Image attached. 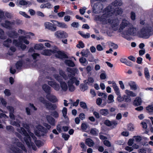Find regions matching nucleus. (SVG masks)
<instances>
[{"label":"nucleus","mask_w":153,"mask_h":153,"mask_svg":"<svg viewBox=\"0 0 153 153\" xmlns=\"http://www.w3.org/2000/svg\"><path fill=\"white\" fill-rule=\"evenodd\" d=\"M55 56L56 58L61 59L68 58V57L67 54L63 52L60 51H58L57 54H56Z\"/></svg>","instance_id":"ddd939ff"},{"label":"nucleus","mask_w":153,"mask_h":153,"mask_svg":"<svg viewBox=\"0 0 153 153\" xmlns=\"http://www.w3.org/2000/svg\"><path fill=\"white\" fill-rule=\"evenodd\" d=\"M125 93L130 97H135L137 95L136 93L128 90H126L125 91Z\"/></svg>","instance_id":"473e14b6"},{"label":"nucleus","mask_w":153,"mask_h":153,"mask_svg":"<svg viewBox=\"0 0 153 153\" xmlns=\"http://www.w3.org/2000/svg\"><path fill=\"white\" fill-rule=\"evenodd\" d=\"M85 56H84L86 57H88V60L89 61L91 62L93 61L94 60V57L93 56H92V54H91V55H88L87 53H84V54Z\"/></svg>","instance_id":"c03bdc74"},{"label":"nucleus","mask_w":153,"mask_h":153,"mask_svg":"<svg viewBox=\"0 0 153 153\" xmlns=\"http://www.w3.org/2000/svg\"><path fill=\"white\" fill-rule=\"evenodd\" d=\"M50 115L53 117L55 118H58L59 117V114L56 111H53L50 112Z\"/></svg>","instance_id":"37998d69"},{"label":"nucleus","mask_w":153,"mask_h":153,"mask_svg":"<svg viewBox=\"0 0 153 153\" xmlns=\"http://www.w3.org/2000/svg\"><path fill=\"white\" fill-rule=\"evenodd\" d=\"M147 111L149 112H153V105H149L146 108Z\"/></svg>","instance_id":"3c124183"},{"label":"nucleus","mask_w":153,"mask_h":153,"mask_svg":"<svg viewBox=\"0 0 153 153\" xmlns=\"http://www.w3.org/2000/svg\"><path fill=\"white\" fill-rule=\"evenodd\" d=\"M16 146L19 148H20L21 149L25 152H27V149H26L24 145H23L21 142H19L16 143Z\"/></svg>","instance_id":"4c0bfd02"},{"label":"nucleus","mask_w":153,"mask_h":153,"mask_svg":"<svg viewBox=\"0 0 153 153\" xmlns=\"http://www.w3.org/2000/svg\"><path fill=\"white\" fill-rule=\"evenodd\" d=\"M0 100L2 105L5 107H6L7 105V103L5 99L3 98H0Z\"/></svg>","instance_id":"e2e57ef3"},{"label":"nucleus","mask_w":153,"mask_h":153,"mask_svg":"<svg viewBox=\"0 0 153 153\" xmlns=\"http://www.w3.org/2000/svg\"><path fill=\"white\" fill-rule=\"evenodd\" d=\"M59 74L65 80H67L68 79V76L62 70H59Z\"/></svg>","instance_id":"e433bc0d"},{"label":"nucleus","mask_w":153,"mask_h":153,"mask_svg":"<svg viewBox=\"0 0 153 153\" xmlns=\"http://www.w3.org/2000/svg\"><path fill=\"white\" fill-rule=\"evenodd\" d=\"M122 4V2L121 0H115L114 2L112 3L111 5H109V6H111L112 7L114 8L117 6H121Z\"/></svg>","instance_id":"aec40b11"},{"label":"nucleus","mask_w":153,"mask_h":153,"mask_svg":"<svg viewBox=\"0 0 153 153\" xmlns=\"http://www.w3.org/2000/svg\"><path fill=\"white\" fill-rule=\"evenodd\" d=\"M37 128L38 131L36 132V135L38 136H44L48 131L46 128L40 125Z\"/></svg>","instance_id":"1a4fd4ad"},{"label":"nucleus","mask_w":153,"mask_h":153,"mask_svg":"<svg viewBox=\"0 0 153 153\" xmlns=\"http://www.w3.org/2000/svg\"><path fill=\"white\" fill-rule=\"evenodd\" d=\"M124 100L126 102H130L131 101V98L128 95H124Z\"/></svg>","instance_id":"8fccbe9b"},{"label":"nucleus","mask_w":153,"mask_h":153,"mask_svg":"<svg viewBox=\"0 0 153 153\" xmlns=\"http://www.w3.org/2000/svg\"><path fill=\"white\" fill-rule=\"evenodd\" d=\"M92 12L94 13H99L105 12V8L103 9V6L100 2L94 3L92 6Z\"/></svg>","instance_id":"20e7f679"},{"label":"nucleus","mask_w":153,"mask_h":153,"mask_svg":"<svg viewBox=\"0 0 153 153\" xmlns=\"http://www.w3.org/2000/svg\"><path fill=\"white\" fill-rule=\"evenodd\" d=\"M7 109L10 112L14 113V109L12 106H8L7 107Z\"/></svg>","instance_id":"bf43d9fd"},{"label":"nucleus","mask_w":153,"mask_h":153,"mask_svg":"<svg viewBox=\"0 0 153 153\" xmlns=\"http://www.w3.org/2000/svg\"><path fill=\"white\" fill-rule=\"evenodd\" d=\"M19 4L21 5H26L28 4V2L25 0H20L19 2Z\"/></svg>","instance_id":"864d4df0"},{"label":"nucleus","mask_w":153,"mask_h":153,"mask_svg":"<svg viewBox=\"0 0 153 153\" xmlns=\"http://www.w3.org/2000/svg\"><path fill=\"white\" fill-rule=\"evenodd\" d=\"M76 47L79 48H83L84 47V45L82 41L79 42V44L77 45Z\"/></svg>","instance_id":"4d7b16f0"},{"label":"nucleus","mask_w":153,"mask_h":153,"mask_svg":"<svg viewBox=\"0 0 153 153\" xmlns=\"http://www.w3.org/2000/svg\"><path fill=\"white\" fill-rule=\"evenodd\" d=\"M48 122L51 126H54L55 124V119L50 115H48L46 117Z\"/></svg>","instance_id":"f3484780"},{"label":"nucleus","mask_w":153,"mask_h":153,"mask_svg":"<svg viewBox=\"0 0 153 153\" xmlns=\"http://www.w3.org/2000/svg\"><path fill=\"white\" fill-rule=\"evenodd\" d=\"M113 87L115 93L117 95L120 94L119 89L115 82H113Z\"/></svg>","instance_id":"7c9ffc66"},{"label":"nucleus","mask_w":153,"mask_h":153,"mask_svg":"<svg viewBox=\"0 0 153 153\" xmlns=\"http://www.w3.org/2000/svg\"><path fill=\"white\" fill-rule=\"evenodd\" d=\"M56 83L54 81H49L48 82V84L52 87Z\"/></svg>","instance_id":"774afa93"},{"label":"nucleus","mask_w":153,"mask_h":153,"mask_svg":"<svg viewBox=\"0 0 153 153\" xmlns=\"http://www.w3.org/2000/svg\"><path fill=\"white\" fill-rule=\"evenodd\" d=\"M64 62L66 65L69 67H73L75 66L74 62L71 60L65 59Z\"/></svg>","instance_id":"b1692460"},{"label":"nucleus","mask_w":153,"mask_h":153,"mask_svg":"<svg viewBox=\"0 0 153 153\" xmlns=\"http://www.w3.org/2000/svg\"><path fill=\"white\" fill-rule=\"evenodd\" d=\"M12 42V40L10 38H8L4 41L3 45L4 46L7 48H9L10 47L9 43H11Z\"/></svg>","instance_id":"c9c22d12"},{"label":"nucleus","mask_w":153,"mask_h":153,"mask_svg":"<svg viewBox=\"0 0 153 153\" xmlns=\"http://www.w3.org/2000/svg\"><path fill=\"white\" fill-rule=\"evenodd\" d=\"M17 131L22 134L25 136L24 139L26 144L27 146H30L29 141H31V138L28 135L26 130L23 128L21 127L20 129H17Z\"/></svg>","instance_id":"39448f33"},{"label":"nucleus","mask_w":153,"mask_h":153,"mask_svg":"<svg viewBox=\"0 0 153 153\" xmlns=\"http://www.w3.org/2000/svg\"><path fill=\"white\" fill-rule=\"evenodd\" d=\"M23 64V62L22 60L18 61L16 63L15 66L17 70H21Z\"/></svg>","instance_id":"bb28decb"},{"label":"nucleus","mask_w":153,"mask_h":153,"mask_svg":"<svg viewBox=\"0 0 153 153\" xmlns=\"http://www.w3.org/2000/svg\"><path fill=\"white\" fill-rule=\"evenodd\" d=\"M68 77L70 78V79L68 82V84H73L75 80L76 79V77L72 76L71 74H68Z\"/></svg>","instance_id":"393cba45"},{"label":"nucleus","mask_w":153,"mask_h":153,"mask_svg":"<svg viewBox=\"0 0 153 153\" xmlns=\"http://www.w3.org/2000/svg\"><path fill=\"white\" fill-rule=\"evenodd\" d=\"M55 90L58 91L60 89V86L59 85L56 83V84L52 87Z\"/></svg>","instance_id":"680f3d73"},{"label":"nucleus","mask_w":153,"mask_h":153,"mask_svg":"<svg viewBox=\"0 0 153 153\" xmlns=\"http://www.w3.org/2000/svg\"><path fill=\"white\" fill-rule=\"evenodd\" d=\"M4 92L5 94L7 96H9L11 95L10 90L8 89H5Z\"/></svg>","instance_id":"0e129e2a"},{"label":"nucleus","mask_w":153,"mask_h":153,"mask_svg":"<svg viewBox=\"0 0 153 153\" xmlns=\"http://www.w3.org/2000/svg\"><path fill=\"white\" fill-rule=\"evenodd\" d=\"M114 101V96L112 94H110L108 97V99L107 102L108 103H111Z\"/></svg>","instance_id":"a18cd8bd"},{"label":"nucleus","mask_w":153,"mask_h":153,"mask_svg":"<svg viewBox=\"0 0 153 153\" xmlns=\"http://www.w3.org/2000/svg\"><path fill=\"white\" fill-rule=\"evenodd\" d=\"M81 128L83 130H85L88 128V125L85 123H83L81 124Z\"/></svg>","instance_id":"052dcab7"},{"label":"nucleus","mask_w":153,"mask_h":153,"mask_svg":"<svg viewBox=\"0 0 153 153\" xmlns=\"http://www.w3.org/2000/svg\"><path fill=\"white\" fill-rule=\"evenodd\" d=\"M42 55L46 56H50L52 55L51 50L45 49L41 53Z\"/></svg>","instance_id":"cd10ccee"},{"label":"nucleus","mask_w":153,"mask_h":153,"mask_svg":"<svg viewBox=\"0 0 153 153\" xmlns=\"http://www.w3.org/2000/svg\"><path fill=\"white\" fill-rule=\"evenodd\" d=\"M102 15L95 16L94 19L96 21H99L103 24H105V12Z\"/></svg>","instance_id":"f8f14e48"},{"label":"nucleus","mask_w":153,"mask_h":153,"mask_svg":"<svg viewBox=\"0 0 153 153\" xmlns=\"http://www.w3.org/2000/svg\"><path fill=\"white\" fill-rule=\"evenodd\" d=\"M23 39H22V37H19V41L22 42L23 41V42L26 45H28L29 44V42L28 40L25 38H23Z\"/></svg>","instance_id":"603ef678"},{"label":"nucleus","mask_w":153,"mask_h":153,"mask_svg":"<svg viewBox=\"0 0 153 153\" xmlns=\"http://www.w3.org/2000/svg\"><path fill=\"white\" fill-rule=\"evenodd\" d=\"M11 24L10 22L8 20H6L4 23L2 24V25L7 29H11L12 27L11 26Z\"/></svg>","instance_id":"a878e982"},{"label":"nucleus","mask_w":153,"mask_h":153,"mask_svg":"<svg viewBox=\"0 0 153 153\" xmlns=\"http://www.w3.org/2000/svg\"><path fill=\"white\" fill-rule=\"evenodd\" d=\"M128 85L130 86L131 90H136L137 89V85L134 82H130L128 83Z\"/></svg>","instance_id":"2f4dec72"},{"label":"nucleus","mask_w":153,"mask_h":153,"mask_svg":"<svg viewBox=\"0 0 153 153\" xmlns=\"http://www.w3.org/2000/svg\"><path fill=\"white\" fill-rule=\"evenodd\" d=\"M8 36L12 38H17L18 36V34L17 32L15 30H11L9 31L7 33Z\"/></svg>","instance_id":"dca6fc26"},{"label":"nucleus","mask_w":153,"mask_h":153,"mask_svg":"<svg viewBox=\"0 0 153 153\" xmlns=\"http://www.w3.org/2000/svg\"><path fill=\"white\" fill-rule=\"evenodd\" d=\"M60 86L62 88V90L64 91H66L68 89V86L66 83L63 81L62 82L60 83Z\"/></svg>","instance_id":"c756f323"},{"label":"nucleus","mask_w":153,"mask_h":153,"mask_svg":"<svg viewBox=\"0 0 153 153\" xmlns=\"http://www.w3.org/2000/svg\"><path fill=\"white\" fill-rule=\"evenodd\" d=\"M19 13L21 15L27 18H30V16L28 15L25 12L20 11H19Z\"/></svg>","instance_id":"5fc2aeb1"},{"label":"nucleus","mask_w":153,"mask_h":153,"mask_svg":"<svg viewBox=\"0 0 153 153\" xmlns=\"http://www.w3.org/2000/svg\"><path fill=\"white\" fill-rule=\"evenodd\" d=\"M22 41H19L17 39H14L13 41V44L16 46L17 47H19V46L21 45Z\"/></svg>","instance_id":"49530a36"},{"label":"nucleus","mask_w":153,"mask_h":153,"mask_svg":"<svg viewBox=\"0 0 153 153\" xmlns=\"http://www.w3.org/2000/svg\"><path fill=\"white\" fill-rule=\"evenodd\" d=\"M68 71L73 76H75L76 73L78 71V69L76 68H67Z\"/></svg>","instance_id":"5701e85b"},{"label":"nucleus","mask_w":153,"mask_h":153,"mask_svg":"<svg viewBox=\"0 0 153 153\" xmlns=\"http://www.w3.org/2000/svg\"><path fill=\"white\" fill-rule=\"evenodd\" d=\"M39 100L45 106L47 109L49 110L54 111L57 108L56 105L52 104L51 103L49 102L45 99L42 97H41L39 98Z\"/></svg>","instance_id":"7ed1b4c3"},{"label":"nucleus","mask_w":153,"mask_h":153,"mask_svg":"<svg viewBox=\"0 0 153 153\" xmlns=\"http://www.w3.org/2000/svg\"><path fill=\"white\" fill-rule=\"evenodd\" d=\"M67 112V108L66 107H64L62 110V113L63 114V115L64 117H65L66 116Z\"/></svg>","instance_id":"69168bd1"},{"label":"nucleus","mask_w":153,"mask_h":153,"mask_svg":"<svg viewBox=\"0 0 153 153\" xmlns=\"http://www.w3.org/2000/svg\"><path fill=\"white\" fill-rule=\"evenodd\" d=\"M117 95L118 96L117 98V100L119 102H121L124 100V95L123 97H121L120 94Z\"/></svg>","instance_id":"6e6d98bb"},{"label":"nucleus","mask_w":153,"mask_h":153,"mask_svg":"<svg viewBox=\"0 0 153 153\" xmlns=\"http://www.w3.org/2000/svg\"><path fill=\"white\" fill-rule=\"evenodd\" d=\"M142 103V100L140 97H136L133 102V104L135 106L140 105Z\"/></svg>","instance_id":"412c9836"},{"label":"nucleus","mask_w":153,"mask_h":153,"mask_svg":"<svg viewBox=\"0 0 153 153\" xmlns=\"http://www.w3.org/2000/svg\"><path fill=\"white\" fill-rule=\"evenodd\" d=\"M55 36L59 39H65L68 37V33L64 31L59 30L56 31L54 33Z\"/></svg>","instance_id":"6e6552de"},{"label":"nucleus","mask_w":153,"mask_h":153,"mask_svg":"<svg viewBox=\"0 0 153 153\" xmlns=\"http://www.w3.org/2000/svg\"><path fill=\"white\" fill-rule=\"evenodd\" d=\"M44 26L45 29L52 32H54L57 30L56 25L53 24L49 22H46L44 23Z\"/></svg>","instance_id":"9b49d317"},{"label":"nucleus","mask_w":153,"mask_h":153,"mask_svg":"<svg viewBox=\"0 0 153 153\" xmlns=\"http://www.w3.org/2000/svg\"><path fill=\"white\" fill-rule=\"evenodd\" d=\"M144 74L146 79L148 80L150 78L148 68L146 67L144 69Z\"/></svg>","instance_id":"f704fd0d"},{"label":"nucleus","mask_w":153,"mask_h":153,"mask_svg":"<svg viewBox=\"0 0 153 153\" xmlns=\"http://www.w3.org/2000/svg\"><path fill=\"white\" fill-rule=\"evenodd\" d=\"M108 22L110 23L113 29L116 31L118 29L119 25V20L117 18L111 20L110 19H108Z\"/></svg>","instance_id":"0eeeda50"},{"label":"nucleus","mask_w":153,"mask_h":153,"mask_svg":"<svg viewBox=\"0 0 153 153\" xmlns=\"http://www.w3.org/2000/svg\"><path fill=\"white\" fill-rule=\"evenodd\" d=\"M117 124V123L114 121H110L108 120H106V125L110 127L111 128H114Z\"/></svg>","instance_id":"4be33fe9"},{"label":"nucleus","mask_w":153,"mask_h":153,"mask_svg":"<svg viewBox=\"0 0 153 153\" xmlns=\"http://www.w3.org/2000/svg\"><path fill=\"white\" fill-rule=\"evenodd\" d=\"M46 97L49 101L53 103H55L58 101L56 97L54 95L51 94H47Z\"/></svg>","instance_id":"4468645a"},{"label":"nucleus","mask_w":153,"mask_h":153,"mask_svg":"<svg viewBox=\"0 0 153 153\" xmlns=\"http://www.w3.org/2000/svg\"><path fill=\"white\" fill-rule=\"evenodd\" d=\"M125 32L126 33L127 35L134 36L137 35V30L131 25L128 30H126Z\"/></svg>","instance_id":"9d476101"},{"label":"nucleus","mask_w":153,"mask_h":153,"mask_svg":"<svg viewBox=\"0 0 153 153\" xmlns=\"http://www.w3.org/2000/svg\"><path fill=\"white\" fill-rule=\"evenodd\" d=\"M123 12L122 9L120 8H114L111 6H108L106 8V18L112 16H117L121 15Z\"/></svg>","instance_id":"f257e3e1"},{"label":"nucleus","mask_w":153,"mask_h":153,"mask_svg":"<svg viewBox=\"0 0 153 153\" xmlns=\"http://www.w3.org/2000/svg\"><path fill=\"white\" fill-rule=\"evenodd\" d=\"M136 15L135 13L133 12L131 13V18L132 20H134L135 19Z\"/></svg>","instance_id":"338daca9"},{"label":"nucleus","mask_w":153,"mask_h":153,"mask_svg":"<svg viewBox=\"0 0 153 153\" xmlns=\"http://www.w3.org/2000/svg\"><path fill=\"white\" fill-rule=\"evenodd\" d=\"M53 76L56 80L59 82L60 83L63 82V79L61 76H60L58 74H54Z\"/></svg>","instance_id":"58836bf2"},{"label":"nucleus","mask_w":153,"mask_h":153,"mask_svg":"<svg viewBox=\"0 0 153 153\" xmlns=\"http://www.w3.org/2000/svg\"><path fill=\"white\" fill-rule=\"evenodd\" d=\"M106 146L110 147L109 150L107 149V150L109 151V153H112V151L114 150V146L113 145H111V143L109 141L106 140L107 139L106 136ZM106 153H109L106 151Z\"/></svg>","instance_id":"2eb2a0df"},{"label":"nucleus","mask_w":153,"mask_h":153,"mask_svg":"<svg viewBox=\"0 0 153 153\" xmlns=\"http://www.w3.org/2000/svg\"><path fill=\"white\" fill-rule=\"evenodd\" d=\"M131 25V23L128 20L125 19H123L119 26V32H120L123 31L124 29L129 27Z\"/></svg>","instance_id":"423d86ee"},{"label":"nucleus","mask_w":153,"mask_h":153,"mask_svg":"<svg viewBox=\"0 0 153 153\" xmlns=\"http://www.w3.org/2000/svg\"><path fill=\"white\" fill-rule=\"evenodd\" d=\"M44 48V45L42 43H40L38 44H36L34 46V49L37 50H42Z\"/></svg>","instance_id":"ea45409f"},{"label":"nucleus","mask_w":153,"mask_h":153,"mask_svg":"<svg viewBox=\"0 0 153 153\" xmlns=\"http://www.w3.org/2000/svg\"><path fill=\"white\" fill-rule=\"evenodd\" d=\"M88 87L87 84L82 83L80 85V88L81 91H84L88 89Z\"/></svg>","instance_id":"79ce46f5"},{"label":"nucleus","mask_w":153,"mask_h":153,"mask_svg":"<svg viewBox=\"0 0 153 153\" xmlns=\"http://www.w3.org/2000/svg\"><path fill=\"white\" fill-rule=\"evenodd\" d=\"M10 149L14 153H23L22 150L16 146L11 147Z\"/></svg>","instance_id":"72a5a7b5"},{"label":"nucleus","mask_w":153,"mask_h":153,"mask_svg":"<svg viewBox=\"0 0 153 153\" xmlns=\"http://www.w3.org/2000/svg\"><path fill=\"white\" fill-rule=\"evenodd\" d=\"M42 88L43 91L47 93V94L51 93V88L47 84H44L42 86Z\"/></svg>","instance_id":"6ab92c4d"},{"label":"nucleus","mask_w":153,"mask_h":153,"mask_svg":"<svg viewBox=\"0 0 153 153\" xmlns=\"http://www.w3.org/2000/svg\"><path fill=\"white\" fill-rule=\"evenodd\" d=\"M62 137L65 140H68L69 138V137L70 135L68 134H66L65 133H62Z\"/></svg>","instance_id":"13d9d810"},{"label":"nucleus","mask_w":153,"mask_h":153,"mask_svg":"<svg viewBox=\"0 0 153 153\" xmlns=\"http://www.w3.org/2000/svg\"><path fill=\"white\" fill-rule=\"evenodd\" d=\"M79 61L80 62L82 65L85 66L88 64V62L85 58L82 57L79 59Z\"/></svg>","instance_id":"a19ab883"},{"label":"nucleus","mask_w":153,"mask_h":153,"mask_svg":"<svg viewBox=\"0 0 153 153\" xmlns=\"http://www.w3.org/2000/svg\"><path fill=\"white\" fill-rule=\"evenodd\" d=\"M79 105L83 109H86L88 108L86 103L84 102H80L79 103Z\"/></svg>","instance_id":"de8ad7c7"},{"label":"nucleus","mask_w":153,"mask_h":153,"mask_svg":"<svg viewBox=\"0 0 153 153\" xmlns=\"http://www.w3.org/2000/svg\"><path fill=\"white\" fill-rule=\"evenodd\" d=\"M151 28L144 27L138 32L137 34L140 38L148 39L151 35Z\"/></svg>","instance_id":"f03ea898"},{"label":"nucleus","mask_w":153,"mask_h":153,"mask_svg":"<svg viewBox=\"0 0 153 153\" xmlns=\"http://www.w3.org/2000/svg\"><path fill=\"white\" fill-rule=\"evenodd\" d=\"M85 144L89 147H91L94 145L93 140L90 138H87L85 140Z\"/></svg>","instance_id":"c85d7f7f"},{"label":"nucleus","mask_w":153,"mask_h":153,"mask_svg":"<svg viewBox=\"0 0 153 153\" xmlns=\"http://www.w3.org/2000/svg\"><path fill=\"white\" fill-rule=\"evenodd\" d=\"M51 21L53 23H56V25H57V26L59 27L62 28H67L68 27L67 25L64 22H61L56 20H51Z\"/></svg>","instance_id":"a211bd4d"},{"label":"nucleus","mask_w":153,"mask_h":153,"mask_svg":"<svg viewBox=\"0 0 153 153\" xmlns=\"http://www.w3.org/2000/svg\"><path fill=\"white\" fill-rule=\"evenodd\" d=\"M68 88L69 91L71 92H73L74 91L75 89V87L73 84H68Z\"/></svg>","instance_id":"09e8293b"}]
</instances>
